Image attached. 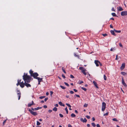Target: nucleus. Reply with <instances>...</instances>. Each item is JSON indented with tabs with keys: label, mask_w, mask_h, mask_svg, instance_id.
<instances>
[{
	"label": "nucleus",
	"mask_w": 127,
	"mask_h": 127,
	"mask_svg": "<svg viewBox=\"0 0 127 127\" xmlns=\"http://www.w3.org/2000/svg\"><path fill=\"white\" fill-rule=\"evenodd\" d=\"M29 111L31 114L34 116H36L38 114L37 112L32 111V110L29 109Z\"/></svg>",
	"instance_id": "obj_3"
},
{
	"label": "nucleus",
	"mask_w": 127,
	"mask_h": 127,
	"mask_svg": "<svg viewBox=\"0 0 127 127\" xmlns=\"http://www.w3.org/2000/svg\"><path fill=\"white\" fill-rule=\"evenodd\" d=\"M25 85L27 87H31V86L30 84L29 83H26V82H25Z\"/></svg>",
	"instance_id": "obj_13"
},
{
	"label": "nucleus",
	"mask_w": 127,
	"mask_h": 127,
	"mask_svg": "<svg viewBox=\"0 0 127 127\" xmlns=\"http://www.w3.org/2000/svg\"><path fill=\"white\" fill-rule=\"evenodd\" d=\"M83 83V81H81L79 82V84H81Z\"/></svg>",
	"instance_id": "obj_57"
},
{
	"label": "nucleus",
	"mask_w": 127,
	"mask_h": 127,
	"mask_svg": "<svg viewBox=\"0 0 127 127\" xmlns=\"http://www.w3.org/2000/svg\"><path fill=\"white\" fill-rule=\"evenodd\" d=\"M48 99V98L46 97L44 99V101L46 102Z\"/></svg>",
	"instance_id": "obj_54"
},
{
	"label": "nucleus",
	"mask_w": 127,
	"mask_h": 127,
	"mask_svg": "<svg viewBox=\"0 0 127 127\" xmlns=\"http://www.w3.org/2000/svg\"><path fill=\"white\" fill-rule=\"evenodd\" d=\"M114 31L111 30L110 31V32L112 34L115 36L116 34H115Z\"/></svg>",
	"instance_id": "obj_16"
},
{
	"label": "nucleus",
	"mask_w": 127,
	"mask_h": 127,
	"mask_svg": "<svg viewBox=\"0 0 127 127\" xmlns=\"http://www.w3.org/2000/svg\"><path fill=\"white\" fill-rule=\"evenodd\" d=\"M33 71L31 69L29 71L30 73V74L31 76H32L34 78L35 76H38V74L37 72H35L33 73Z\"/></svg>",
	"instance_id": "obj_2"
},
{
	"label": "nucleus",
	"mask_w": 127,
	"mask_h": 127,
	"mask_svg": "<svg viewBox=\"0 0 127 127\" xmlns=\"http://www.w3.org/2000/svg\"><path fill=\"white\" fill-rule=\"evenodd\" d=\"M32 105V103H29L28 104V107H30Z\"/></svg>",
	"instance_id": "obj_30"
},
{
	"label": "nucleus",
	"mask_w": 127,
	"mask_h": 127,
	"mask_svg": "<svg viewBox=\"0 0 127 127\" xmlns=\"http://www.w3.org/2000/svg\"><path fill=\"white\" fill-rule=\"evenodd\" d=\"M88 104H87L85 103L84 104V107H86L87 106Z\"/></svg>",
	"instance_id": "obj_43"
},
{
	"label": "nucleus",
	"mask_w": 127,
	"mask_h": 127,
	"mask_svg": "<svg viewBox=\"0 0 127 127\" xmlns=\"http://www.w3.org/2000/svg\"><path fill=\"white\" fill-rule=\"evenodd\" d=\"M86 117L88 119H90V116H89L86 115Z\"/></svg>",
	"instance_id": "obj_41"
},
{
	"label": "nucleus",
	"mask_w": 127,
	"mask_h": 127,
	"mask_svg": "<svg viewBox=\"0 0 127 127\" xmlns=\"http://www.w3.org/2000/svg\"><path fill=\"white\" fill-rule=\"evenodd\" d=\"M118 10L119 11H122L123 10V9L121 6H119L117 7Z\"/></svg>",
	"instance_id": "obj_14"
},
{
	"label": "nucleus",
	"mask_w": 127,
	"mask_h": 127,
	"mask_svg": "<svg viewBox=\"0 0 127 127\" xmlns=\"http://www.w3.org/2000/svg\"><path fill=\"white\" fill-rule=\"evenodd\" d=\"M86 71V69H84V70H83L82 71V72L85 75H86V73L85 72V71Z\"/></svg>",
	"instance_id": "obj_18"
},
{
	"label": "nucleus",
	"mask_w": 127,
	"mask_h": 127,
	"mask_svg": "<svg viewBox=\"0 0 127 127\" xmlns=\"http://www.w3.org/2000/svg\"><path fill=\"white\" fill-rule=\"evenodd\" d=\"M71 116L72 117H75L76 116V115L72 113L71 115Z\"/></svg>",
	"instance_id": "obj_27"
},
{
	"label": "nucleus",
	"mask_w": 127,
	"mask_h": 127,
	"mask_svg": "<svg viewBox=\"0 0 127 127\" xmlns=\"http://www.w3.org/2000/svg\"><path fill=\"white\" fill-rule=\"evenodd\" d=\"M111 10L112 11H115V10L114 9V8L113 7L111 9Z\"/></svg>",
	"instance_id": "obj_51"
},
{
	"label": "nucleus",
	"mask_w": 127,
	"mask_h": 127,
	"mask_svg": "<svg viewBox=\"0 0 127 127\" xmlns=\"http://www.w3.org/2000/svg\"><path fill=\"white\" fill-rule=\"evenodd\" d=\"M66 104L67 106H68L70 108L71 107V106L70 104L67 103H66Z\"/></svg>",
	"instance_id": "obj_39"
},
{
	"label": "nucleus",
	"mask_w": 127,
	"mask_h": 127,
	"mask_svg": "<svg viewBox=\"0 0 127 127\" xmlns=\"http://www.w3.org/2000/svg\"><path fill=\"white\" fill-rule=\"evenodd\" d=\"M60 87L63 89H65V88L62 85L60 86Z\"/></svg>",
	"instance_id": "obj_36"
},
{
	"label": "nucleus",
	"mask_w": 127,
	"mask_h": 127,
	"mask_svg": "<svg viewBox=\"0 0 127 127\" xmlns=\"http://www.w3.org/2000/svg\"><path fill=\"white\" fill-rule=\"evenodd\" d=\"M68 127H72V126L70 124L68 125Z\"/></svg>",
	"instance_id": "obj_53"
},
{
	"label": "nucleus",
	"mask_w": 127,
	"mask_h": 127,
	"mask_svg": "<svg viewBox=\"0 0 127 127\" xmlns=\"http://www.w3.org/2000/svg\"><path fill=\"white\" fill-rule=\"evenodd\" d=\"M106 107L102 106V110L103 111L105 109Z\"/></svg>",
	"instance_id": "obj_25"
},
{
	"label": "nucleus",
	"mask_w": 127,
	"mask_h": 127,
	"mask_svg": "<svg viewBox=\"0 0 127 127\" xmlns=\"http://www.w3.org/2000/svg\"><path fill=\"white\" fill-rule=\"evenodd\" d=\"M121 15L122 16H124L127 15V11H124L121 12Z\"/></svg>",
	"instance_id": "obj_7"
},
{
	"label": "nucleus",
	"mask_w": 127,
	"mask_h": 127,
	"mask_svg": "<svg viewBox=\"0 0 127 127\" xmlns=\"http://www.w3.org/2000/svg\"><path fill=\"white\" fill-rule=\"evenodd\" d=\"M52 111V110H48V112L49 113H51Z\"/></svg>",
	"instance_id": "obj_60"
},
{
	"label": "nucleus",
	"mask_w": 127,
	"mask_h": 127,
	"mask_svg": "<svg viewBox=\"0 0 127 127\" xmlns=\"http://www.w3.org/2000/svg\"><path fill=\"white\" fill-rule=\"evenodd\" d=\"M16 91L17 92V95L18 96V100H19L21 97V93L20 91L18 90V89L17 88Z\"/></svg>",
	"instance_id": "obj_4"
},
{
	"label": "nucleus",
	"mask_w": 127,
	"mask_h": 127,
	"mask_svg": "<svg viewBox=\"0 0 127 127\" xmlns=\"http://www.w3.org/2000/svg\"><path fill=\"white\" fill-rule=\"evenodd\" d=\"M106 104L105 103L103 102L102 103V106L106 107Z\"/></svg>",
	"instance_id": "obj_26"
},
{
	"label": "nucleus",
	"mask_w": 127,
	"mask_h": 127,
	"mask_svg": "<svg viewBox=\"0 0 127 127\" xmlns=\"http://www.w3.org/2000/svg\"><path fill=\"white\" fill-rule=\"evenodd\" d=\"M102 35L104 36H105L107 35V34L105 33V34H102Z\"/></svg>",
	"instance_id": "obj_56"
},
{
	"label": "nucleus",
	"mask_w": 127,
	"mask_h": 127,
	"mask_svg": "<svg viewBox=\"0 0 127 127\" xmlns=\"http://www.w3.org/2000/svg\"><path fill=\"white\" fill-rule=\"evenodd\" d=\"M21 81V80H18V81H17V82H18L17 83H19V84H20V83H21L20 82Z\"/></svg>",
	"instance_id": "obj_52"
},
{
	"label": "nucleus",
	"mask_w": 127,
	"mask_h": 127,
	"mask_svg": "<svg viewBox=\"0 0 127 127\" xmlns=\"http://www.w3.org/2000/svg\"><path fill=\"white\" fill-rule=\"evenodd\" d=\"M62 69L63 71L64 72V73H66V72L65 71V70L64 69V67H62Z\"/></svg>",
	"instance_id": "obj_31"
},
{
	"label": "nucleus",
	"mask_w": 127,
	"mask_h": 127,
	"mask_svg": "<svg viewBox=\"0 0 127 127\" xmlns=\"http://www.w3.org/2000/svg\"><path fill=\"white\" fill-rule=\"evenodd\" d=\"M59 116L61 118L63 117V115L62 114H59Z\"/></svg>",
	"instance_id": "obj_45"
},
{
	"label": "nucleus",
	"mask_w": 127,
	"mask_h": 127,
	"mask_svg": "<svg viewBox=\"0 0 127 127\" xmlns=\"http://www.w3.org/2000/svg\"><path fill=\"white\" fill-rule=\"evenodd\" d=\"M65 110L66 111V113L67 114H68V110L67 109V107H66L65 108Z\"/></svg>",
	"instance_id": "obj_34"
},
{
	"label": "nucleus",
	"mask_w": 127,
	"mask_h": 127,
	"mask_svg": "<svg viewBox=\"0 0 127 127\" xmlns=\"http://www.w3.org/2000/svg\"><path fill=\"white\" fill-rule=\"evenodd\" d=\"M113 16L116 17L117 15L115 13H113L111 14Z\"/></svg>",
	"instance_id": "obj_24"
},
{
	"label": "nucleus",
	"mask_w": 127,
	"mask_h": 127,
	"mask_svg": "<svg viewBox=\"0 0 127 127\" xmlns=\"http://www.w3.org/2000/svg\"><path fill=\"white\" fill-rule=\"evenodd\" d=\"M80 120L81 122H82L83 123H86L87 121V119L85 118H84V119L82 118H80Z\"/></svg>",
	"instance_id": "obj_11"
},
{
	"label": "nucleus",
	"mask_w": 127,
	"mask_h": 127,
	"mask_svg": "<svg viewBox=\"0 0 127 127\" xmlns=\"http://www.w3.org/2000/svg\"><path fill=\"white\" fill-rule=\"evenodd\" d=\"M93 83L95 86V87L97 88H98V87L97 86V84L96 83L95 81H94L93 82Z\"/></svg>",
	"instance_id": "obj_15"
},
{
	"label": "nucleus",
	"mask_w": 127,
	"mask_h": 127,
	"mask_svg": "<svg viewBox=\"0 0 127 127\" xmlns=\"http://www.w3.org/2000/svg\"><path fill=\"white\" fill-rule=\"evenodd\" d=\"M79 69L80 70L82 71L83 70H84V68L83 67H79Z\"/></svg>",
	"instance_id": "obj_28"
},
{
	"label": "nucleus",
	"mask_w": 127,
	"mask_h": 127,
	"mask_svg": "<svg viewBox=\"0 0 127 127\" xmlns=\"http://www.w3.org/2000/svg\"><path fill=\"white\" fill-rule=\"evenodd\" d=\"M59 104L61 106H64V104H63L62 103V102L61 101H60L59 102Z\"/></svg>",
	"instance_id": "obj_17"
},
{
	"label": "nucleus",
	"mask_w": 127,
	"mask_h": 127,
	"mask_svg": "<svg viewBox=\"0 0 127 127\" xmlns=\"http://www.w3.org/2000/svg\"><path fill=\"white\" fill-rule=\"evenodd\" d=\"M74 56L75 57H77V58L79 59H80V56L79 55H77L75 53H74Z\"/></svg>",
	"instance_id": "obj_20"
},
{
	"label": "nucleus",
	"mask_w": 127,
	"mask_h": 127,
	"mask_svg": "<svg viewBox=\"0 0 127 127\" xmlns=\"http://www.w3.org/2000/svg\"><path fill=\"white\" fill-rule=\"evenodd\" d=\"M95 63L96 66H99L98 64H99V63H100V62L99 61L97 60H95Z\"/></svg>",
	"instance_id": "obj_12"
},
{
	"label": "nucleus",
	"mask_w": 127,
	"mask_h": 127,
	"mask_svg": "<svg viewBox=\"0 0 127 127\" xmlns=\"http://www.w3.org/2000/svg\"><path fill=\"white\" fill-rule=\"evenodd\" d=\"M112 120L113 121H115L116 122H118V120L116 118H113L112 119Z\"/></svg>",
	"instance_id": "obj_35"
},
{
	"label": "nucleus",
	"mask_w": 127,
	"mask_h": 127,
	"mask_svg": "<svg viewBox=\"0 0 127 127\" xmlns=\"http://www.w3.org/2000/svg\"><path fill=\"white\" fill-rule=\"evenodd\" d=\"M50 95L52 96V95L53 94V92L52 91H50Z\"/></svg>",
	"instance_id": "obj_44"
},
{
	"label": "nucleus",
	"mask_w": 127,
	"mask_h": 127,
	"mask_svg": "<svg viewBox=\"0 0 127 127\" xmlns=\"http://www.w3.org/2000/svg\"><path fill=\"white\" fill-rule=\"evenodd\" d=\"M62 76L63 78H65V77L64 74H62Z\"/></svg>",
	"instance_id": "obj_48"
},
{
	"label": "nucleus",
	"mask_w": 127,
	"mask_h": 127,
	"mask_svg": "<svg viewBox=\"0 0 127 127\" xmlns=\"http://www.w3.org/2000/svg\"><path fill=\"white\" fill-rule=\"evenodd\" d=\"M122 83L123 85L125 87H127V85L125 82L124 79L123 77L122 78Z\"/></svg>",
	"instance_id": "obj_8"
},
{
	"label": "nucleus",
	"mask_w": 127,
	"mask_h": 127,
	"mask_svg": "<svg viewBox=\"0 0 127 127\" xmlns=\"http://www.w3.org/2000/svg\"><path fill=\"white\" fill-rule=\"evenodd\" d=\"M121 74L123 75H127V73L124 72H121Z\"/></svg>",
	"instance_id": "obj_19"
},
{
	"label": "nucleus",
	"mask_w": 127,
	"mask_h": 127,
	"mask_svg": "<svg viewBox=\"0 0 127 127\" xmlns=\"http://www.w3.org/2000/svg\"><path fill=\"white\" fill-rule=\"evenodd\" d=\"M92 119L93 121H95V118L94 117H93L92 118Z\"/></svg>",
	"instance_id": "obj_63"
},
{
	"label": "nucleus",
	"mask_w": 127,
	"mask_h": 127,
	"mask_svg": "<svg viewBox=\"0 0 127 127\" xmlns=\"http://www.w3.org/2000/svg\"><path fill=\"white\" fill-rule=\"evenodd\" d=\"M43 107L45 108H46L47 107V106L46 105H44L43 106Z\"/></svg>",
	"instance_id": "obj_58"
},
{
	"label": "nucleus",
	"mask_w": 127,
	"mask_h": 127,
	"mask_svg": "<svg viewBox=\"0 0 127 127\" xmlns=\"http://www.w3.org/2000/svg\"><path fill=\"white\" fill-rule=\"evenodd\" d=\"M75 95L76 96V97H80V96L79 95H77L76 94Z\"/></svg>",
	"instance_id": "obj_59"
},
{
	"label": "nucleus",
	"mask_w": 127,
	"mask_h": 127,
	"mask_svg": "<svg viewBox=\"0 0 127 127\" xmlns=\"http://www.w3.org/2000/svg\"><path fill=\"white\" fill-rule=\"evenodd\" d=\"M97 127H100V126L99 124H97L96 125Z\"/></svg>",
	"instance_id": "obj_61"
},
{
	"label": "nucleus",
	"mask_w": 127,
	"mask_h": 127,
	"mask_svg": "<svg viewBox=\"0 0 127 127\" xmlns=\"http://www.w3.org/2000/svg\"><path fill=\"white\" fill-rule=\"evenodd\" d=\"M55 106L56 107H58V105L57 104H56L55 105Z\"/></svg>",
	"instance_id": "obj_64"
},
{
	"label": "nucleus",
	"mask_w": 127,
	"mask_h": 127,
	"mask_svg": "<svg viewBox=\"0 0 127 127\" xmlns=\"http://www.w3.org/2000/svg\"><path fill=\"white\" fill-rule=\"evenodd\" d=\"M125 66V63H124L122 64V65L120 67V69L121 70H122L124 68Z\"/></svg>",
	"instance_id": "obj_5"
},
{
	"label": "nucleus",
	"mask_w": 127,
	"mask_h": 127,
	"mask_svg": "<svg viewBox=\"0 0 127 127\" xmlns=\"http://www.w3.org/2000/svg\"><path fill=\"white\" fill-rule=\"evenodd\" d=\"M70 93L71 94H73L74 93V92L73 91H70Z\"/></svg>",
	"instance_id": "obj_50"
},
{
	"label": "nucleus",
	"mask_w": 127,
	"mask_h": 127,
	"mask_svg": "<svg viewBox=\"0 0 127 127\" xmlns=\"http://www.w3.org/2000/svg\"><path fill=\"white\" fill-rule=\"evenodd\" d=\"M38 76H35L34 77V79H37L38 80V81H40V82L41 81H42V78H40L39 77H37Z\"/></svg>",
	"instance_id": "obj_6"
},
{
	"label": "nucleus",
	"mask_w": 127,
	"mask_h": 127,
	"mask_svg": "<svg viewBox=\"0 0 127 127\" xmlns=\"http://www.w3.org/2000/svg\"><path fill=\"white\" fill-rule=\"evenodd\" d=\"M40 124V123L38 121H37V125L39 126Z\"/></svg>",
	"instance_id": "obj_37"
},
{
	"label": "nucleus",
	"mask_w": 127,
	"mask_h": 127,
	"mask_svg": "<svg viewBox=\"0 0 127 127\" xmlns=\"http://www.w3.org/2000/svg\"><path fill=\"white\" fill-rule=\"evenodd\" d=\"M42 107H38L36 108H31V110H32L34 111V110H38L39 109H41L42 108Z\"/></svg>",
	"instance_id": "obj_9"
},
{
	"label": "nucleus",
	"mask_w": 127,
	"mask_h": 127,
	"mask_svg": "<svg viewBox=\"0 0 127 127\" xmlns=\"http://www.w3.org/2000/svg\"><path fill=\"white\" fill-rule=\"evenodd\" d=\"M92 125L93 127H95L96 126V125L94 123H92L91 124Z\"/></svg>",
	"instance_id": "obj_29"
},
{
	"label": "nucleus",
	"mask_w": 127,
	"mask_h": 127,
	"mask_svg": "<svg viewBox=\"0 0 127 127\" xmlns=\"http://www.w3.org/2000/svg\"><path fill=\"white\" fill-rule=\"evenodd\" d=\"M103 77H104V80H106L107 77H106V76L105 75H104Z\"/></svg>",
	"instance_id": "obj_33"
},
{
	"label": "nucleus",
	"mask_w": 127,
	"mask_h": 127,
	"mask_svg": "<svg viewBox=\"0 0 127 127\" xmlns=\"http://www.w3.org/2000/svg\"><path fill=\"white\" fill-rule=\"evenodd\" d=\"M53 110L55 111H56L57 110V108L56 107H54L53 109Z\"/></svg>",
	"instance_id": "obj_22"
},
{
	"label": "nucleus",
	"mask_w": 127,
	"mask_h": 127,
	"mask_svg": "<svg viewBox=\"0 0 127 127\" xmlns=\"http://www.w3.org/2000/svg\"><path fill=\"white\" fill-rule=\"evenodd\" d=\"M20 85L21 87L23 88L24 87L25 85V83H24L23 82L20 83Z\"/></svg>",
	"instance_id": "obj_10"
},
{
	"label": "nucleus",
	"mask_w": 127,
	"mask_h": 127,
	"mask_svg": "<svg viewBox=\"0 0 127 127\" xmlns=\"http://www.w3.org/2000/svg\"><path fill=\"white\" fill-rule=\"evenodd\" d=\"M6 120H5L3 122V126L5 124V123L6 122Z\"/></svg>",
	"instance_id": "obj_42"
},
{
	"label": "nucleus",
	"mask_w": 127,
	"mask_h": 127,
	"mask_svg": "<svg viewBox=\"0 0 127 127\" xmlns=\"http://www.w3.org/2000/svg\"><path fill=\"white\" fill-rule=\"evenodd\" d=\"M114 31L115 32H117L118 33H120V32H121V31L120 30H119V31L117 30L114 29Z\"/></svg>",
	"instance_id": "obj_21"
},
{
	"label": "nucleus",
	"mask_w": 127,
	"mask_h": 127,
	"mask_svg": "<svg viewBox=\"0 0 127 127\" xmlns=\"http://www.w3.org/2000/svg\"><path fill=\"white\" fill-rule=\"evenodd\" d=\"M108 114V112H107L106 113L104 114V116H107Z\"/></svg>",
	"instance_id": "obj_49"
},
{
	"label": "nucleus",
	"mask_w": 127,
	"mask_h": 127,
	"mask_svg": "<svg viewBox=\"0 0 127 127\" xmlns=\"http://www.w3.org/2000/svg\"><path fill=\"white\" fill-rule=\"evenodd\" d=\"M45 97V96H41L39 97V98L40 99H42L43 98H44Z\"/></svg>",
	"instance_id": "obj_38"
},
{
	"label": "nucleus",
	"mask_w": 127,
	"mask_h": 127,
	"mask_svg": "<svg viewBox=\"0 0 127 127\" xmlns=\"http://www.w3.org/2000/svg\"><path fill=\"white\" fill-rule=\"evenodd\" d=\"M70 77L71 78H74V76L72 75H70Z\"/></svg>",
	"instance_id": "obj_46"
},
{
	"label": "nucleus",
	"mask_w": 127,
	"mask_h": 127,
	"mask_svg": "<svg viewBox=\"0 0 127 127\" xmlns=\"http://www.w3.org/2000/svg\"><path fill=\"white\" fill-rule=\"evenodd\" d=\"M116 58L115 59V60H118V58H117V57H118V55H116Z\"/></svg>",
	"instance_id": "obj_55"
},
{
	"label": "nucleus",
	"mask_w": 127,
	"mask_h": 127,
	"mask_svg": "<svg viewBox=\"0 0 127 127\" xmlns=\"http://www.w3.org/2000/svg\"><path fill=\"white\" fill-rule=\"evenodd\" d=\"M73 90L74 91H75V92H77V90H76V89H73Z\"/></svg>",
	"instance_id": "obj_62"
},
{
	"label": "nucleus",
	"mask_w": 127,
	"mask_h": 127,
	"mask_svg": "<svg viewBox=\"0 0 127 127\" xmlns=\"http://www.w3.org/2000/svg\"><path fill=\"white\" fill-rule=\"evenodd\" d=\"M23 79L24 81L25 82H27V83H29L30 82L31 80V77L28 75L27 73H24L23 75Z\"/></svg>",
	"instance_id": "obj_1"
},
{
	"label": "nucleus",
	"mask_w": 127,
	"mask_h": 127,
	"mask_svg": "<svg viewBox=\"0 0 127 127\" xmlns=\"http://www.w3.org/2000/svg\"><path fill=\"white\" fill-rule=\"evenodd\" d=\"M81 88L82 89L84 90L85 91H86L87 90V89L85 88H84L83 87H81Z\"/></svg>",
	"instance_id": "obj_32"
},
{
	"label": "nucleus",
	"mask_w": 127,
	"mask_h": 127,
	"mask_svg": "<svg viewBox=\"0 0 127 127\" xmlns=\"http://www.w3.org/2000/svg\"><path fill=\"white\" fill-rule=\"evenodd\" d=\"M64 84H65V85H66V86H69V85L66 82H64Z\"/></svg>",
	"instance_id": "obj_40"
},
{
	"label": "nucleus",
	"mask_w": 127,
	"mask_h": 127,
	"mask_svg": "<svg viewBox=\"0 0 127 127\" xmlns=\"http://www.w3.org/2000/svg\"><path fill=\"white\" fill-rule=\"evenodd\" d=\"M115 50V48H112L110 49V51H114Z\"/></svg>",
	"instance_id": "obj_23"
},
{
	"label": "nucleus",
	"mask_w": 127,
	"mask_h": 127,
	"mask_svg": "<svg viewBox=\"0 0 127 127\" xmlns=\"http://www.w3.org/2000/svg\"><path fill=\"white\" fill-rule=\"evenodd\" d=\"M119 45L120 47H123L122 44L121 43H119Z\"/></svg>",
	"instance_id": "obj_47"
}]
</instances>
